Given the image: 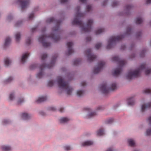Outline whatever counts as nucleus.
<instances>
[{
  "instance_id": "nucleus-5",
  "label": "nucleus",
  "mask_w": 151,
  "mask_h": 151,
  "mask_svg": "<svg viewBox=\"0 0 151 151\" xmlns=\"http://www.w3.org/2000/svg\"><path fill=\"white\" fill-rule=\"evenodd\" d=\"M112 60L113 61L117 62L119 65L118 68L114 70L112 73L114 76H117L120 74L122 71V67L125 64L126 62L124 60L120 59L117 56L113 57L112 58Z\"/></svg>"
},
{
  "instance_id": "nucleus-33",
  "label": "nucleus",
  "mask_w": 151,
  "mask_h": 151,
  "mask_svg": "<svg viewBox=\"0 0 151 151\" xmlns=\"http://www.w3.org/2000/svg\"><path fill=\"white\" fill-rule=\"evenodd\" d=\"M101 46V44L100 43H98L95 46V47L96 49H99Z\"/></svg>"
},
{
  "instance_id": "nucleus-34",
  "label": "nucleus",
  "mask_w": 151,
  "mask_h": 151,
  "mask_svg": "<svg viewBox=\"0 0 151 151\" xmlns=\"http://www.w3.org/2000/svg\"><path fill=\"white\" fill-rule=\"evenodd\" d=\"M54 83V81L52 80L48 82V86H52Z\"/></svg>"
},
{
  "instance_id": "nucleus-12",
  "label": "nucleus",
  "mask_w": 151,
  "mask_h": 151,
  "mask_svg": "<svg viewBox=\"0 0 151 151\" xmlns=\"http://www.w3.org/2000/svg\"><path fill=\"white\" fill-rule=\"evenodd\" d=\"M67 45L68 48V50L66 53V55H69L74 52V50L72 48L73 43L72 42H69L67 43Z\"/></svg>"
},
{
  "instance_id": "nucleus-35",
  "label": "nucleus",
  "mask_w": 151,
  "mask_h": 151,
  "mask_svg": "<svg viewBox=\"0 0 151 151\" xmlns=\"http://www.w3.org/2000/svg\"><path fill=\"white\" fill-rule=\"evenodd\" d=\"M146 133V134L147 136H149L151 135V128L147 129Z\"/></svg>"
},
{
  "instance_id": "nucleus-27",
  "label": "nucleus",
  "mask_w": 151,
  "mask_h": 151,
  "mask_svg": "<svg viewBox=\"0 0 151 151\" xmlns=\"http://www.w3.org/2000/svg\"><path fill=\"white\" fill-rule=\"evenodd\" d=\"M16 40L17 42H19L20 39L21 35L19 32L17 33L15 35Z\"/></svg>"
},
{
  "instance_id": "nucleus-63",
  "label": "nucleus",
  "mask_w": 151,
  "mask_h": 151,
  "mask_svg": "<svg viewBox=\"0 0 151 151\" xmlns=\"http://www.w3.org/2000/svg\"><path fill=\"white\" fill-rule=\"evenodd\" d=\"M141 33L140 32H138L137 33V35L138 36H139L141 35Z\"/></svg>"
},
{
  "instance_id": "nucleus-19",
  "label": "nucleus",
  "mask_w": 151,
  "mask_h": 151,
  "mask_svg": "<svg viewBox=\"0 0 151 151\" xmlns=\"http://www.w3.org/2000/svg\"><path fill=\"white\" fill-rule=\"evenodd\" d=\"M22 118L25 120L28 119L30 117V115L26 113H22Z\"/></svg>"
},
{
  "instance_id": "nucleus-11",
  "label": "nucleus",
  "mask_w": 151,
  "mask_h": 151,
  "mask_svg": "<svg viewBox=\"0 0 151 151\" xmlns=\"http://www.w3.org/2000/svg\"><path fill=\"white\" fill-rule=\"evenodd\" d=\"M105 64V62L102 61L100 62L96 67L94 68L93 72V73L96 74L99 73L103 69Z\"/></svg>"
},
{
  "instance_id": "nucleus-7",
  "label": "nucleus",
  "mask_w": 151,
  "mask_h": 151,
  "mask_svg": "<svg viewBox=\"0 0 151 151\" xmlns=\"http://www.w3.org/2000/svg\"><path fill=\"white\" fill-rule=\"evenodd\" d=\"M101 90L104 94L108 93L109 91H113L117 88L116 84L115 83H112L110 87L108 88L106 86V84L104 83L101 85L100 86Z\"/></svg>"
},
{
  "instance_id": "nucleus-20",
  "label": "nucleus",
  "mask_w": 151,
  "mask_h": 151,
  "mask_svg": "<svg viewBox=\"0 0 151 151\" xmlns=\"http://www.w3.org/2000/svg\"><path fill=\"white\" fill-rule=\"evenodd\" d=\"M11 41L10 38L9 37H7L5 39L4 46L5 47L8 46L10 43Z\"/></svg>"
},
{
  "instance_id": "nucleus-29",
  "label": "nucleus",
  "mask_w": 151,
  "mask_h": 151,
  "mask_svg": "<svg viewBox=\"0 0 151 151\" xmlns=\"http://www.w3.org/2000/svg\"><path fill=\"white\" fill-rule=\"evenodd\" d=\"M114 121L113 118H110L106 120L105 123L106 124H110L112 123Z\"/></svg>"
},
{
  "instance_id": "nucleus-46",
  "label": "nucleus",
  "mask_w": 151,
  "mask_h": 151,
  "mask_svg": "<svg viewBox=\"0 0 151 151\" xmlns=\"http://www.w3.org/2000/svg\"><path fill=\"white\" fill-rule=\"evenodd\" d=\"M31 42V39L30 38H28L27 39L26 43L27 44L29 45V44Z\"/></svg>"
},
{
  "instance_id": "nucleus-32",
  "label": "nucleus",
  "mask_w": 151,
  "mask_h": 151,
  "mask_svg": "<svg viewBox=\"0 0 151 151\" xmlns=\"http://www.w3.org/2000/svg\"><path fill=\"white\" fill-rule=\"evenodd\" d=\"M96 114L95 112H92L90 113L88 116V118H91L95 115H96Z\"/></svg>"
},
{
  "instance_id": "nucleus-41",
  "label": "nucleus",
  "mask_w": 151,
  "mask_h": 151,
  "mask_svg": "<svg viewBox=\"0 0 151 151\" xmlns=\"http://www.w3.org/2000/svg\"><path fill=\"white\" fill-rule=\"evenodd\" d=\"M14 93H11L10 94L9 96V98L11 100H12L14 99Z\"/></svg>"
},
{
  "instance_id": "nucleus-60",
  "label": "nucleus",
  "mask_w": 151,
  "mask_h": 151,
  "mask_svg": "<svg viewBox=\"0 0 151 151\" xmlns=\"http://www.w3.org/2000/svg\"><path fill=\"white\" fill-rule=\"evenodd\" d=\"M85 109L86 110H88V111H90V108H85Z\"/></svg>"
},
{
  "instance_id": "nucleus-1",
  "label": "nucleus",
  "mask_w": 151,
  "mask_h": 151,
  "mask_svg": "<svg viewBox=\"0 0 151 151\" xmlns=\"http://www.w3.org/2000/svg\"><path fill=\"white\" fill-rule=\"evenodd\" d=\"M55 22L56 23V26L52 29V34H51L49 36H47L44 35H42L38 39L39 42H41L43 47H47L50 46V44L49 42H45L47 37L51 38L55 42L58 41L60 37L58 34L60 32L59 26L61 22L60 20H55L53 17H51L48 19L46 22L50 23Z\"/></svg>"
},
{
  "instance_id": "nucleus-4",
  "label": "nucleus",
  "mask_w": 151,
  "mask_h": 151,
  "mask_svg": "<svg viewBox=\"0 0 151 151\" xmlns=\"http://www.w3.org/2000/svg\"><path fill=\"white\" fill-rule=\"evenodd\" d=\"M57 82L59 88L66 92L68 95H70L73 90V88L69 85L68 82L65 81L61 76H58L57 78Z\"/></svg>"
},
{
  "instance_id": "nucleus-26",
  "label": "nucleus",
  "mask_w": 151,
  "mask_h": 151,
  "mask_svg": "<svg viewBox=\"0 0 151 151\" xmlns=\"http://www.w3.org/2000/svg\"><path fill=\"white\" fill-rule=\"evenodd\" d=\"M2 149L4 151H9L11 150V147L7 146H4L2 147Z\"/></svg>"
},
{
  "instance_id": "nucleus-2",
  "label": "nucleus",
  "mask_w": 151,
  "mask_h": 151,
  "mask_svg": "<svg viewBox=\"0 0 151 151\" xmlns=\"http://www.w3.org/2000/svg\"><path fill=\"white\" fill-rule=\"evenodd\" d=\"M80 7L77 6L76 9L77 13L75 16V18L72 22V24L73 25H77L82 28V30L84 32H90L91 29V26L93 23V21L92 19L88 20L86 25L85 27L82 22L79 19V18L83 17L84 14L79 12Z\"/></svg>"
},
{
  "instance_id": "nucleus-59",
  "label": "nucleus",
  "mask_w": 151,
  "mask_h": 151,
  "mask_svg": "<svg viewBox=\"0 0 151 151\" xmlns=\"http://www.w3.org/2000/svg\"><path fill=\"white\" fill-rule=\"evenodd\" d=\"M125 47V46L124 45H123L122 46V49L124 50Z\"/></svg>"
},
{
  "instance_id": "nucleus-56",
  "label": "nucleus",
  "mask_w": 151,
  "mask_h": 151,
  "mask_svg": "<svg viewBox=\"0 0 151 151\" xmlns=\"http://www.w3.org/2000/svg\"><path fill=\"white\" fill-rule=\"evenodd\" d=\"M87 0H79L80 2L82 3H84L86 2Z\"/></svg>"
},
{
  "instance_id": "nucleus-30",
  "label": "nucleus",
  "mask_w": 151,
  "mask_h": 151,
  "mask_svg": "<svg viewBox=\"0 0 151 151\" xmlns=\"http://www.w3.org/2000/svg\"><path fill=\"white\" fill-rule=\"evenodd\" d=\"M132 31V28L130 27H128L127 28L126 34L127 35L130 34Z\"/></svg>"
},
{
  "instance_id": "nucleus-21",
  "label": "nucleus",
  "mask_w": 151,
  "mask_h": 151,
  "mask_svg": "<svg viewBox=\"0 0 151 151\" xmlns=\"http://www.w3.org/2000/svg\"><path fill=\"white\" fill-rule=\"evenodd\" d=\"M143 21V20L141 17L137 18L136 20V23L137 24H140Z\"/></svg>"
},
{
  "instance_id": "nucleus-43",
  "label": "nucleus",
  "mask_w": 151,
  "mask_h": 151,
  "mask_svg": "<svg viewBox=\"0 0 151 151\" xmlns=\"http://www.w3.org/2000/svg\"><path fill=\"white\" fill-rule=\"evenodd\" d=\"M118 3L116 1H114L113 2L112 4V6H116L118 4Z\"/></svg>"
},
{
  "instance_id": "nucleus-37",
  "label": "nucleus",
  "mask_w": 151,
  "mask_h": 151,
  "mask_svg": "<svg viewBox=\"0 0 151 151\" xmlns=\"http://www.w3.org/2000/svg\"><path fill=\"white\" fill-rule=\"evenodd\" d=\"M37 65L36 64L32 65L30 67V69L31 70H33L35 69L37 67Z\"/></svg>"
},
{
  "instance_id": "nucleus-47",
  "label": "nucleus",
  "mask_w": 151,
  "mask_h": 151,
  "mask_svg": "<svg viewBox=\"0 0 151 151\" xmlns=\"http://www.w3.org/2000/svg\"><path fill=\"white\" fill-rule=\"evenodd\" d=\"M91 40V37H88L86 38V42H88L90 41Z\"/></svg>"
},
{
  "instance_id": "nucleus-28",
  "label": "nucleus",
  "mask_w": 151,
  "mask_h": 151,
  "mask_svg": "<svg viewBox=\"0 0 151 151\" xmlns=\"http://www.w3.org/2000/svg\"><path fill=\"white\" fill-rule=\"evenodd\" d=\"M97 134L99 136L103 135L104 134V130L102 129H99L97 132Z\"/></svg>"
},
{
  "instance_id": "nucleus-8",
  "label": "nucleus",
  "mask_w": 151,
  "mask_h": 151,
  "mask_svg": "<svg viewBox=\"0 0 151 151\" xmlns=\"http://www.w3.org/2000/svg\"><path fill=\"white\" fill-rule=\"evenodd\" d=\"M123 37L122 35L117 36H113L111 37L108 41V44L107 46V49H110L112 47L114 44L117 42L121 40Z\"/></svg>"
},
{
  "instance_id": "nucleus-24",
  "label": "nucleus",
  "mask_w": 151,
  "mask_h": 151,
  "mask_svg": "<svg viewBox=\"0 0 151 151\" xmlns=\"http://www.w3.org/2000/svg\"><path fill=\"white\" fill-rule=\"evenodd\" d=\"M11 63V60L8 58H6L4 60V63L5 65L6 66H9Z\"/></svg>"
},
{
  "instance_id": "nucleus-31",
  "label": "nucleus",
  "mask_w": 151,
  "mask_h": 151,
  "mask_svg": "<svg viewBox=\"0 0 151 151\" xmlns=\"http://www.w3.org/2000/svg\"><path fill=\"white\" fill-rule=\"evenodd\" d=\"M144 93H151V89L149 88H146L143 91Z\"/></svg>"
},
{
  "instance_id": "nucleus-14",
  "label": "nucleus",
  "mask_w": 151,
  "mask_h": 151,
  "mask_svg": "<svg viewBox=\"0 0 151 151\" xmlns=\"http://www.w3.org/2000/svg\"><path fill=\"white\" fill-rule=\"evenodd\" d=\"M47 99L46 96H42L39 97L36 101V102L37 103H40L42 102L45 101Z\"/></svg>"
},
{
  "instance_id": "nucleus-45",
  "label": "nucleus",
  "mask_w": 151,
  "mask_h": 151,
  "mask_svg": "<svg viewBox=\"0 0 151 151\" xmlns=\"http://www.w3.org/2000/svg\"><path fill=\"white\" fill-rule=\"evenodd\" d=\"M9 122V121L7 119L4 120L3 122V123L4 124H8Z\"/></svg>"
},
{
  "instance_id": "nucleus-48",
  "label": "nucleus",
  "mask_w": 151,
  "mask_h": 151,
  "mask_svg": "<svg viewBox=\"0 0 151 151\" xmlns=\"http://www.w3.org/2000/svg\"><path fill=\"white\" fill-rule=\"evenodd\" d=\"M145 53V51L144 50L142 51L141 53L140 56L141 57H144V56Z\"/></svg>"
},
{
  "instance_id": "nucleus-55",
  "label": "nucleus",
  "mask_w": 151,
  "mask_h": 151,
  "mask_svg": "<svg viewBox=\"0 0 151 151\" xmlns=\"http://www.w3.org/2000/svg\"><path fill=\"white\" fill-rule=\"evenodd\" d=\"M37 29V27H35L32 28V32H34Z\"/></svg>"
},
{
  "instance_id": "nucleus-53",
  "label": "nucleus",
  "mask_w": 151,
  "mask_h": 151,
  "mask_svg": "<svg viewBox=\"0 0 151 151\" xmlns=\"http://www.w3.org/2000/svg\"><path fill=\"white\" fill-rule=\"evenodd\" d=\"M68 0H60V2L61 3H64L67 2Z\"/></svg>"
},
{
  "instance_id": "nucleus-3",
  "label": "nucleus",
  "mask_w": 151,
  "mask_h": 151,
  "mask_svg": "<svg viewBox=\"0 0 151 151\" xmlns=\"http://www.w3.org/2000/svg\"><path fill=\"white\" fill-rule=\"evenodd\" d=\"M143 70L145 71V73L146 75H148L151 73V69L147 68L146 64L143 63L140 65L139 68L135 70H129L127 76V78L128 80H131L134 78H138L140 76V73Z\"/></svg>"
},
{
  "instance_id": "nucleus-58",
  "label": "nucleus",
  "mask_w": 151,
  "mask_h": 151,
  "mask_svg": "<svg viewBox=\"0 0 151 151\" xmlns=\"http://www.w3.org/2000/svg\"><path fill=\"white\" fill-rule=\"evenodd\" d=\"M146 3L147 4H150L151 3V0H147Z\"/></svg>"
},
{
  "instance_id": "nucleus-10",
  "label": "nucleus",
  "mask_w": 151,
  "mask_h": 151,
  "mask_svg": "<svg viewBox=\"0 0 151 151\" xmlns=\"http://www.w3.org/2000/svg\"><path fill=\"white\" fill-rule=\"evenodd\" d=\"M91 52V50L90 49H87L85 51V54L87 56L88 60L90 62L92 61L96 57L95 55L92 54Z\"/></svg>"
},
{
  "instance_id": "nucleus-25",
  "label": "nucleus",
  "mask_w": 151,
  "mask_h": 151,
  "mask_svg": "<svg viewBox=\"0 0 151 151\" xmlns=\"http://www.w3.org/2000/svg\"><path fill=\"white\" fill-rule=\"evenodd\" d=\"M128 142L129 145L131 146H134L135 145V143L134 141L132 139H129Z\"/></svg>"
},
{
  "instance_id": "nucleus-15",
  "label": "nucleus",
  "mask_w": 151,
  "mask_h": 151,
  "mask_svg": "<svg viewBox=\"0 0 151 151\" xmlns=\"http://www.w3.org/2000/svg\"><path fill=\"white\" fill-rule=\"evenodd\" d=\"M29 54L28 53H26L23 54L22 56L21 59V62L22 63H24L25 62V60L28 57Z\"/></svg>"
},
{
  "instance_id": "nucleus-64",
  "label": "nucleus",
  "mask_w": 151,
  "mask_h": 151,
  "mask_svg": "<svg viewBox=\"0 0 151 151\" xmlns=\"http://www.w3.org/2000/svg\"><path fill=\"white\" fill-rule=\"evenodd\" d=\"M16 26H18V23H17L16 24H15Z\"/></svg>"
},
{
  "instance_id": "nucleus-18",
  "label": "nucleus",
  "mask_w": 151,
  "mask_h": 151,
  "mask_svg": "<svg viewBox=\"0 0 151 151\" xmlns=\"http://www.w3.org/2000/svg\"><path fill=\"white\" fill-rule=\"evenodd\" d=\"M70 119L67 118L63 117L59 119V122L61 123H65L69 121Z\"/></svg>"
},
{
  "instance_id": "nucleus-16",
  "label": "nucleus",
  "mask_w": 151,
  "mask_h": 151,
  "mask_svg": "<svg viewBox=\"0 0 151 151\" xmlns=\"http://www.w3.org/2000/svg\"><path fill=\"white\" fill-rule=\"evenodd\" d=\"M93 142L91 141H86L82 143V145L83 146H89L93 145Z\"/></svg>"
},
{
  "instance_id": "nucleus-62",
  "label": "nucleus",
  "mask_w": 151,
  "mask_h": 151,
  "mask_svg": "<svg viewBox=\"0 0 151 151\" xmlns=\"http://www.w3.org/2000/svg\"><path fill=\"white\" fill-rule=\"evenodd\" d=\"M106 151H113L111 148H109Z\"/></svg>"
},
{
  "instance_id": "nucleus-50",
  "label": "nucleus",
  "mask_w": 151,
  "mask_h": 151,
  "mask_svg": "<svg viewBox=\"0 0 151 151\" xmlns=\"http://www.w3.org/2000/svg\"><path fill=\"white\" fill-rule=\"evenodd\" d=\"M148 121L149 124L151 125V116L149 117L148 119Z\"/></svg>"
},
{
  "instance_id": "nucleus-23",
  "label": "nucleus",
  "mask_w": 151,
  "mask_h": 151,
  "mask_svg": "<svg viewBox=\"0 0 151 151\" xmlns=\"http://www.w3.org/2000/svg\"><path fill=\"white\" fill-rule=\"evenodd\" d=\"M104 31V28H101L96 30L95 32V33L96 35L100 34L103 32Z\"/></svg>"
},
{
  "instance_id": "nucleus-42",
  "label": "nucleus",
  "mask_w": 151,
  "mask_h": 151,
  "mask_svg": "<svg viewBox=\"0 0 151 151\" xmlns=\"http://www.w3.org/2000/svg\"><path fill=\"white\" fill-rule=\"evenodd\" d=\"M65 149L67 150L68 151L71 149V147L68 146H66L64 147Z\"/></svg>"
},
{
  "instance_id": "nucleus-61",
  "label": "nucleus",
  "mask_w": 151,
  "mask_h": 151,
  "mask_svg": "<svg viewBox=\"0 0 151 151\" xmlns=\"http://www.w3.org/2000/svg\"><path fill=\"white\" fill-rule=\"evenodd\" d=\"M45 30H46V29H45V28H44V29H42V33H43V32H45Z\"/></svg>"
},
{
  "instance_id": "nucleus-36",
  "label": "nucleus",
  "mask_w": 151,
  "mask_h": 151,
  "mask_svg": "<svg viewBox=\"0 0 151 151\" xmlns=\"http://www.w3.org/2000/svg\"><path fill=\"white\" fill-rule=\"evenodd\" d=\"M80 62V60L78 59L75 60L73 62V64L74 65H77Z\"/></svg>"
},
{
  "instance_id": "nucleus-6",
  "label": "nucleus",
  "mask_w": 151,
  "mask_h": 151,
  "mask_svg": "<svg viewBox=\"0 0 151 151\" xmlns=\"http://www.w3.org/2000/svg\"><path fill=\"white\" fill-rule=\"evenodd\" d=\"M57 56L58 55L57 54L54 55L52 57L51 62L49 64L46 65L44 63L40 66V72L37 75V78H40L42 77L43 75V70L44 68H50L54 66L55 62Z\"/></svg>"
},
{
  "instance_id": "nucleus-51",
  "label": "nucleus",
  "mask_w": 151,
  "mask_h": 151,
  "mask_svg": "<svg viewBox=\"0 0 151 151\" xmlns=\"http://www.w3.org/2000/svg\"><path fill=\"white\" fill-rule=\"evenodd\" d=\"M132 7L131 5H127L126 6V8L127 9H129Z\"/></svg>"
},
{
  "instance_id": "nucleus-44",
  "label": "nucleus",
  "mask_w": 151,
  "mask_h": 151,
  "mask_svg": "<svg viewBox=\"0 0 151 151\" xmlns=\"http://www.w3.org/2000/svg\"><path fill=\"white\" fill-rule=\"evenodd\" d=\"M34 16V14L33 13H31L29 17V19H32Z\"/></svg>"
},
{
  "instance_id": "nucleus-52",
  "label": "nucleus",
  "mask_w": 151,
  "mask_h": 151,
  "mask_svg": "<svg viewBox=\"0 0 151 151\" xmlns=\"http://www.w3.org/2000/svg\"><path fill=\"white\" fill-rule=\"evenodd\" d=\"M81 86H84L86 85V83L85 81H83L81 83Z\"/></svg>"
},
{
  "instance_id": "nucleus-22",
  "label": "nucleus",
  "mask_w": 151,
  "mask_h": 151,
  "mask_svg": "<svg viewBox=\"0 0 151 151\" xmlns=\"http://www.w3.org/2000/svg\"><path fill=\"white\" fill-rule=\"evenodd\" d=\"M84 94V91L83 90H79L77 92V95L79 96L80 97L83 95Z\"/></svg>"
},
{
  "instance_id": "nucleus-54",
  "label": "nucleus",
  "mask_w": 151,
  "mask_h": 151,
  "mask_svg": "<svg viewBox=\"0 0 151 151\" xmlns=\"http://www.w3.org/2000/svg\"><path fill=\"white\" fill-rule=\"evenodd\" d=\"M50 110L53 111H55V110L56 109L55 108L53 107H50Z\"/></svg>"
},
{
  "instance_id": "nucleus-49",
  "label": "nucleus",
  "mask_w": 151,
  "mask_h": 151,
  "mask_svg": "<svg viewBox=\"0 0 151 151\" xmlns=\"http://www.w3.org/2000/svg\"><path fill=\"white\" fill-rule=\"evenodd\" d=\"M13 80V78L11 77H9L6 80V82H7L11 81Z\"/></svg>"
},
{
  "instance_id": "nucleus-38",
  "label": "nucleus",
  "mask_w": 151,
  "mask_h": 151,
  "mask_svg": "<svg viewBox=\"0 0 151 151\" xmlns=\"http://www.w3.org/2000/svg\"><path fill=\"white\" fill-rule=\"evenodd\" d=\"M47 55L46 54H43L41 56V59L42 60H44L47 58Z\"/></svg>"
},
{
  "instance_id": "nucleus-40",
  "label": "nucleus",
  "mask_w": 151,
  "mask_h": 151,
  "mask_svg": "<svg viewBox=\"0 0 151 151\" xmlns=\"http://www.w3.org/2000/svg\"><path fill=\"white\" fill-rule=\"evenodd\" d=\"M24 101V99L22 98L19 99L17 101V104H20Z\"/></svg>"
},
{
  "instance_id": "nucleus-39",
  "label": "nucleus",
  "mask_w": 151,
  "mask_h": 151,
  "mask_svg": "<svg viewBox=\"0 0 151 151\" xmlns=\"http://www.w3.org/2000/svg\"><path fill=\"white\" fill-rule=\"evenodd\" d=\"M91 5H88L87 6L86 8V11L87 12H89L91 9Z\"/></svg>"
},
{
  "instance_id": "nucleus-9",
  "label": "nucleus",
  "mask_w": 151,
  "mask_h": 151,
  "mask_svg": "<svg viewBox=\"0 0 151 151\" xmlns=\"http://www.w3.org/2000/svg\"><path fill=\"white\" fill-rule=\"evenodd\" d=\"M29 0H18L17 3L20 5L22 10H23L29 6Z\"/></svg>"
},
{
  "instance_id": "nucleus-17",
  "label": "nucleus",
  "mask_w": 151,
  "mask_h": 151,
  "mask_svg": "<svg viewBox=\"0 0 151 151\" xmlns=\"http://www.w3.org/2000/svg\"><path fill=\"white\" fill-rule=\"evenodd\" d=\"M128 105L129 106H132L134 104V99L133 97H130L128 99Z\"/></svg>"
},
{
  "instance_id": "nucleus-57",
  "label": "nucleus",
  "mask_w": 151,
  "mask_h": 151,
  "mask_svg": "<svg viewBox=\"0 0 151 151\" xmlns=\"http://www.w3.org/2000/svg\"><path fill=\"white\" fill-rule=\"evenodd\" d=\"M63 110H64V109L63 108H61L60 109L59 111L61 112H63Z\"/></svg>"
},
{
  "instance_id": "nucleus-13",
  "label": "nucleus",
  "mask_w": 151,
  "mask_h": 151,
  "mask_svg": "<svg viewBox=\"0 0 151 151\" xmlns=\"http://www.w3.org/2000/svg\"><path fill=\"white\" fill-rule=\"evenodd\" d=\"M151 106V102L147 104H143L142 105L141 111L144 112L145 110L149 108Z\"/></svg>"
}]
</instances>
